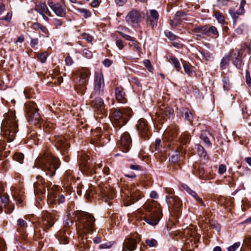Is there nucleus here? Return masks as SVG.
I'll return each mask as SVG.
<instances>
[{
	"instance_id": "nucleus-4",
	"label": "nucleus",
	"mask_w": 251,
	"mask_h": 251,
	"mask_svg": "<svg viewBox=\"0 0 251 251\" xmlns=\"http://www.w3.org/2000/svg\"><path fill=\"white\" fill-rule=\"evenodd\" d=\"M130 108H117L114 110L111 114V120L114 126L120 127L127 121V118L131 116Z\"/></svg>"
},
{
	"instance_id": "nucleus-61",
	"label": "nucleus",
	"mask_w": 251,
	"mask_h": 251,
	"mask_svg": "<svg viewBox=\"0 0 251 251\" xmlns=\"http://www.w3.org/2000/svg\"><path fill=\"white\" fill-rule=\"evenodd\" d=\"M185 15V14L184 13V12H183L182 11H179L176 12V13L175 14V17L177 19H178V18L182 17Z\"/></svg>"
},
{
	"instance_id": "nucleus-33",
	"label": "nucleus",
	"mask_w": 251,
	"mask_h": 251,
	"mask_svg": "<svg viewBox=\"0 0 251 251\" xmlns=\"http://www.w3.org/2000/svg\"><path fill=\"white\" fill-rule=\"evenodd\" d=\"M229 13L231 15L232 19L234 20V22H235L236 20L238 18L239 15H242V14L239 13V11H235L234 9H230L229 10Z\"/></svg>"
},
{
	"instance_id": "nucleus-36",
	"label": "nucleus",
	"mask_w": 251,
	"mask_h": 251,
	"mask_svg": "<svg viewBox=\"0 0 251 251\" xmlns=\"http://www.w3.org/2000/svg\"><path fill=\"white\" fill-rule=\"evenodd\" d=\"M229 63V58L227 56L223 57L221 62V66L223 69H225Z\"/></svg>"
},
{
	"instance_id": "nucleus-21",
	"label": "nucleus",
	"mask_w": 251,
	"mask_h": 251,
	"mask_svg": "<svg viewBox=\"0 0 251 251\" xmlns=\"http://www.w3.org/2000/svg\"><path fill=\"white\" fill-rule=\"evenodd\" d=\"M144 208L148 212L152 211V213H155L156 210H160L159 204L154 201L146 203L144 205Z\"/></svg>"
},
{
	"instance_id": "nucleus-63",
	"label": "nucleus",
	"mask_w": 251,
	"mask_h": 251,
	"mask_svg": "<svg viewBox=\"0 0 251 251\" xmlns=\"http://www.w3.org/2000/svg\"><path fill=\"white\" fill-rule=\"evenodd\" d=\"M99 0H93L91 3V5L93 7H96L100 4Z\"/></svg>"
},
{
	"instance_id": "nucleus-30",
	"label": "nucleus",
	"mask_w": 251,
	"mask_h": 251,
	"mask_svg": "<svg viewBox=\"0 0 251 251\" xmlns=\"http://www.w3.org/2000/svg\"><path fill=\"white\" fill-rule=\"evenodd\" d=\"M145 243L151 248L155 247L157 245V241L153 238H149L146 240Z\"/></svg>"
},
{
	"instance_id": "nucleus-40",
	"label": "nucleus",
	"mask_w": 251,
	"mask_h": 251,
	"mask_svg": "<svg viewBox=\"0 0 251 251\" xmlns=\"http://www.w3.org/2000/svg\"><path fill=\"white\" fill-rule=\"evenodd\" d=\"M165 35L170 40H175L176 38V36L172 33L171 31H165Z\"/></svg>"
},
{
	"instance_id": "nucleus-15",
	"label": "nucleus",
	"mask_w": 251,
	"mask_h": 251,
	"mask_svg": "<svg viewBox=\"0 0 251 251\" xmlns=\"http://www.w3.org/2000/svg\"><path fill=\"white\" fill-rule=\"evenodd\" d=\"M54 144L58 150H60L63 154V151H65L69 147V145L66 139L63 136H58L55 137Z\"/></svg>"
},
{
	"instance_id": "nucleus-11",
	"label": "nucleus",
	"mask_w": 251,
	"mask_h": 251,
	"mask_svg": "<svg viewBox=\"0 0 251 251\" xmlns=\"http://www.w3.org/2000/svg\"><path fill=\"white\" fill-rule=\"evenodd\" d=\"M137 128L139 131L140 135L145 139L149 138L150 132L147 121L144 119H141L138 121L137 125Z\"/></svg>"
},
{
	"instance_id": "nucleus-8",
	"label": "nucleus",
	"mask_w": 251,
	"mask_h": 251,
	"mask_svg": "<svg viewBox=\"0 0 251 251\" xmlns=\"http://www.w3.org/2000/svg\"><path fill=\"white\" fill-rule=\"evenodd\" d=\"M56 215L54 212H43L42 213V227L44 231L51 227L56 221Z\"/></svg>"
},
{
	"instance_id": "nucleus-10",
	"label": "nucleus",
	"mask_w": 251,
	"mask_h": 251,
	"mask_svg": "<svg viewBox=\"0 0 251 251\" xmlns=\"http://www.w3.org/2000/svg\"><path fill=\"white\" fill-rule=\"evenodd\" d=\"M144 17L145 14L143 12L133 9L127 14L126 17V20L129 24L137 23L140 22Z\"/></svg>"
},
{
	"instance_id": "nucleus-43",
	"label": "nucleus",
	"mask_w": 251,
	"mask_h": 251,
	"mask_svg": "<svg viewBox=\"0 0 251 251\" xmlns=\"http://www.w3.org/2000/svg\"><path fill=\"white\" fill-rule=\"evenodd\" d=\"M208 32H211L212 34H213L214 35H217L218 34V32L217 31V28L216 27L214 26H211L208 29Z\"/></svg>"
},
{
	"instance_id": "nucleus-49",
	"label": "nucleus",
	"mask_w": 251,
	"mask_h": 251,
	"mask_svg": "<svg viewBox=\"0 0 251 251\" xmlns=\"http://www.w3.org/2000/svg\"><path fill=\"white\" fill-rule=\"evenodd\" d=\"M197 149L198 152L201 155H205L206 152L204 151V148L200 145H197Z\"/></svg>"
},
{
	"instance_id": "nucleus-55",
	"label": "nucleus",
	"mask_w": 251,
	"mask_h": 251,
	"mask_svg": "<svg viewBox=\"0 0 251 251\" xmlns=\"http://www.w3.org/2000/svg\"><path fill=\"white\" fill-rule=\"evenodd\" d=\"M112 64V61L109 59H105L103 61V64L106 67H109Z\"/></svg>"
},
{
	"instance_id": "nucleus-60",
	"label": "nucleus",
	"mask_w": 251,
	"mask_h": 251,
	"mask_svg": "<svg viewBox=\"0 0 251 251\" xmlns=\"http://www.w3.org/2000/svg\"><path fill=\"white\" fill-rule=\"evenodd\" d=\"M38 43V39L37 38L36 39H32L30 42V46L32 48L34 47L36 45H37Z\"/></svg>"
},
{
	"instance_id": "nucleus-50",
	"label": "nucleus",
	"mask_w": 251,
	"mask_h": 251,
	"mask_svg": "<svg viewBox=\"0 0 251 251\" xmlns=\"http://www.w3.org/2000/svg\"><path fill=\"white\" fill-rule=\"evenodd\" d=\"M53 24L56 26H60L62 25V21L61 20L54 18L52 20Z\"/></svg>"
},
{
	"instance_id": "nucleus-2",
	"label": "nucleus",
	"mask_w": 251,
	"mask_h": 251,
	"mask_svg": "<svg viewBox=\"0 0 251 251\" xmlns=\"http://www.w3.org/2000/svg\"><path fill=\"white\" fill-rule=\"evenodd\" d=\"M1 135L5 137L9 142L12 141L18 131V125L15 114L12 111H9L4 115V119L2 121L1 126Z\"/></svg>"
},
{
	"instance_id": "nucleus-47",
	"label": "nucleus",
	"mask_w": 251,
	"mask_h": 251,
	"mask_svg": "<svg viewBox=\"0 0 251 251\" xmlns=\"http://www.w3.org/2000/svg\"><path fill=\"white\" fill-rule=\"evenodd\" d=\"M65 63L67 66H71L73 63V60L70 56H67L65 59Z\"/></svg>"
},
{
	"instance_id": "nucleus-35",
	"label": "nucleus",
	"mask_w": 251,
	"mask_h": 251,
	"mask_svg": "<svg viewBox=\"0 0 251 251\" xmlns=\"http://www.w3.org/2000/svg\"><path fill=\"white\" fill-rule=\"evenodd\" d=\"M104 199L105 201H107L108 200H112L114 196L113 191H111L110 192H109L108 190L104 192Z\"/></svg>"
},
{
	"instance_id": "nucleus-1",
	"label": "nucleus",
	"mask_w": 251,
	"mask_h": 251,
	"mask_svg": "<svg viewBox=\"0 0 251 251\" xmlns=\"http://www.w3.org/2000/svg\"><path fill=\"white\" fill-rule=\"evenodd\" d=\"M59 160L53 156L49 151L40 154L35 160L34 166L41 169L47 175L52 176L60 166Z\"/></svg>"
},
{
	"instance_id": "nucleus-16",
	"label": "nucleus",
	"mask_w": 251,
	"mask_h": 251,
	"mask_svg": "<svg viewBox=\"0 0 251 251\" xmlns=\"http://www.w3.org/2000/svg\"><path fill=\"white\" fill-rule=\"evenodd\" d=\"M91 107L99 113H102L105 110V104L103 100L98 97L91 102Z\"/></svg>"
},
{
	"instance_id": "nucleus-53",
	"label": "nucleus",
	"mask_w": 251,
	"mask_h": 251,
	"mask_svg": "<svg viewBox=\"0 0 251 251\" xmlns=\"http://www.w3.org/2000/svg\"><path fill=\"white\" fill-rule=\"evenodd\" d=\"M42 25L38 23H33L32 25H31V28L34 30H37L38 29H39L41 27V26Z\"/></svg>"
},
{
	"instance_id": "nucleus-18",
	"label": "nucleus",
	"mask_w": 251,
	"mask_h": 251,
	"mask_svg": "<svg viewBox=\"0 0 251 251\" xmlns=\"http://www.w3.org/2000/svg\"><path fill=\"white\" fill-rule=\"evenodd\" d=\"M137 248V242L135 239H126L123 246V251H134Z\"/></svg>"
},
{
	"instance_id": "nucleus-46",
	"label": "nucleus",
	"mask_w": 251,
	"mask_h": 251,
	"mask_svg": "<svg viewBox=\"0 0 251 251\" xmlns=\"http://www.w3.org/2000/svg\"><path fill=\"white\" fill-rule=\"evenodd\" d=\"M226 167L224 164H221L219 165V168H218V172L221 175L223 174L224 173L226 172Z\"/></svg>"
},
{
	"instance_id": "nucleus-25",
	"label": "nucleus",
	"mask_w": 251,
	"mask_h": 251,
	"mask_svg": "<svg viewBox=\"0 0 251 251\" xmlns=\"http://www.w3.org/2000/svg\"><path fill=\"white\" fill-rule=\"evenodd\" d=\"M17 225L18 226V230H25L27 227V223L23 219H19L17 220Z\"/></svg>"
},
{
	"instance_id": "nucleus-39",
	"label": "nucleus",
	"mask_w": 251,
	"mask_h": 251,
	"mask_svg": "<svg viewBox=\"0 0 251 251\" xmlns=\"http://www.w3.org/2000/svg\"><path fill=\"white\" fill-rule=\"evenodd\" d=\"M201 139L208 146H210L211 143L205 133H202L201 135Z\"/></svg>"
},
{
	"instance_id": "nucleus-48",
	"label": "nucleus",
	"mask_w": 251,
	"mask_h": 251,
	"mask_svg": "<svg viewBox=\"0 0 251 251\" xmlns=\"http://www.w3.org/2000/svg\"><path fill=\"white\" fill-rule=\"evenodd\" d=\"M150 13L151 17L153 18L154 20H157L159 15L157 11L155 10H151Z\"/></svg>"
},
{
	"instance_id": "nucleus-41",
	"label": "nucleus",
	"mask_w": 251,
	"mask_h": 251,
	"mask_svg": "<svg viewBox=\"0 0 251 251\" xmlns=\"http://www.w3.org/2000/svg\"><path fill=\"white\" fill-rule=\"evenodd\" d=\"M208 29L206 26H202L198 27L196 29V32L201 33L202 34H206L207 32Z\"/></svg>"
},
{
	"instance_id": "nucleus-58",
	"label": "nucleus",
	"mask_w": 251,
	"mask_h": 251,
	"mask_svg": "<svg viewBox=\"0 0 251 251\" xmlns=\"http://www.w3.org/2000/svg\"><path fill=\"white\" fill-rule=\"evenodd\" d=\"M83 38L89 42H91L93 41V37L88 34H84Z\"/></svg>"
},
{
	"instance_id": "nucleus-17",
	"label": "nucleus",
	"mask_w": 251,
	"mask_h": 251,
	"mask_svg": "<svg viewBox=\"0 0 251 251\" xmlns=\"http://www.w3.org/2000/svg\"><path fill=\"white\" fill-rule=\"evenodd\" d=\"M161 214L160 210H156V212L154 213H152L151 216L146 217L145 219V221L150 225H156L161 218Z\"/></svg>"
},
{
	"instance_id": "nucleus-42",
	"label": "nucleus",
	"mask_w": 251,
	"mask_h": 251,
	"mask_svg": "<svg viewBox=\"0 0 251 251\" xmlns=\"http://www.w3.org/2000/svg\"><path fill=\"white\" fill-rule=\"evenodd\" d=\"M246 4V0H241L240 2V5L239 9L238 10L239 13L243 14L244 13V6Z\"/></svg>"
},
{
	"instance_id": "nucleus-3",
	"label": "nucleus",
	"mask_w": 251,
	"mask_h": 251,
	"mask_svg": "<svg viewBox=\"0 0 251 251\" xmlns=\"http://www.w3.org/2000/svg\"><path fill=\"white\" fill-rule=\"evenodd\" d=\"M78 218V228L80 230L85 234L93 231L95 219L93 215L86 212H80Z\"/></svg>"
},
{
	"instance_id": "nucleus-38",
	"label": "nucleus",
	"mask_w": 251,
	"mask_h": 251,
	"mask_svg": "<svg viewBox=\"0 0 251 251\" xmlns=\"http://www.w3.org/2000/svg\"><path fill=\"white\" fill-rule=\"evenodd\" d=\"M240 243L238 242L233 244L232 245L229 246L227 250L228 251H235L237 249H238L240 246Z\"/></svg>"
},
{
	"instance_id": "nucleus-14",
	"label": "nucleus",
	"mask_w": 251,
	"mask_h": 251,
	"mask_svg": "<svg viewBox=\"0 0 251 251\" xmlns=\"http://www.w3.org/2000/svg\"><path fill=\"white\" fill-rule=\"evenodd\" d=\"M120 143L122 151L124 152H127L131 144V139L128 132H126L123 134Z\"/></svg>"
},
{
	"instance_id": "nucleus-34",
	"label": "nucleus",
	"mask_w": 251,
	"mask_h": 251,
	"mask_svg": "<svg viewBox=\"0 0 251 251\" xmlns=\"http://www.w3.org/2000/svg\"><path fill=\"white\" fill-rule=\"evenodd\" d=\"M49 54L47 52H44L38 54V57L42 63L45 62Z\"/></svg>"
},
{
	"instance_id": "nucleus-5",
	"label": "nucleus",
	"mask_w": 251,
	"mask_h": 251,
	"mask_svg": "<svg viewBox=\"0 0 251 251\" xmlns=\"http://www.w3.org/2000/svg\"><path fill=\"white\" fill-rule=\"evenodd\" d=\"M90 74L88 69L82 68L74 73L73 78L77 85L83 87L87 83Z\"/></svg>"
},
{
	"instance_id": "nucleus-37",
	"label": "nucleus",
	"mask_w": 251,
	"mask_h": 251,
	"mask_svg": "<svg viewBox=\"0 0 251 251\" xmlns=\"http://www.w3.org/2000/svg\"><path fill=\"white\" fill-rule=\"evenodd\" d=\"M215 17L216 20L221 24H223L224 22V17L223 15L219 12H217L215 14Z\"/></svg>"
},
{
	"instance_id": "nucleus-54",
	"label": "nucleus",
	"mask_w": 251,
	"mask_h": 251,
	"mask_svg": "<svg viewBox=\"0 0 251 251\" xmlns=\"http://www.w3.org/2000/svg\"><path fill=\"white\" fill-rule=\"evenodd\" d=\"M244 244L248 248L251 249V238H248L244 242Z\"/></svg>"
},
{
	"instance_id": "nucleus-45",
	"label": "nucleus",
	"mask_w": 251,
	"mask_h": 251,
	"mask_svg": "<svg viewBox=\"0 0 251 251\" xmlns=\"http://www.w3.org/2000/svg\"><path fill=\"white\" fill-rule=\"evenodd\" d=\"M132 44L130 46H133L135 49H136L137 50L140 51L141 49L139 46V43L133 39V41H131Z\"/></svg>"
},
{
	"instance_id": "nucleus-13",
	"label": "nucleus",
	"mask_w": 251,
	"mask_h": 251,
	"mask_svg": "<svg viewBox=\"0 0 251 251\" xmlns=\"http://www.w3.org/2000/svg\"><path fill=\"white\" fill-rule=\"evenodd\" d=\"M4 208L6 213H11L14 208V205L9 202V199L5 196L0 197V213L2 212V209Z\"/></svg>"
},
{
	"instance_id": "nucleus-19",
	"label": "nucleus",
	"mask_w": 251,
	"mask_h": 251,
	"mask_svg": "<svg viewBox=\"0 0 251 251\" xmlns=\"http://www.w3.org/2000/svg\"><path fill=\"white\" fill-rule=\"evenodd\" d=\"M35 10L38 12L40 15L46 14L50 16H51V14L49 11L48 7L45 3L38 2L36 3Z\"/></svg>"
},
{
	"instance_id": "nucleus-32",
	"label": "nucleus",
	"mask_w": 251,
	"mask_h": 251,
	"mask_svg": "<svg viewBox=\"0 0 251 251\" xmlns=\"http://www.w3.org/2000/svg\"><path fill=\"white\" fill-rule=\"evenodd\" d=\"M179 152L178 151H176L174 153L170 158V161L172 163H175L178 162L179 160Z\"/></svg>"
},
{
	"instance_id": "nucleus-51",
	"label": "nucleus",
	"mask_w": 251,
	"mask_h": 251,
	"mask_svg": "<svg viewBox=\"0 0 251 251\" xmlns=\"http://www.w3.org/2000/svg\"><path fill=\"white\" fill-rule=\"evenodd\" d=\"M83 54L88 58H90L92 56L91 51L87 49H84L83 51Z\"/></svg>"
},
{
	"instance_id": "nucleus-7",
	"label": "nucleus",
	"mask_w": 251,
	"mask_h": 251,
	"mask_svg": "<svg viewBox=\"0 0 251 251\" xmlns=\"http://www.w3.org/2000/svg\"><path fill=\"white\" fill-rule=\"evenodd\" d=\"M25 106L28 121L34 124L38 123L40 119V116L35 103L29 101L25 104Z\"/></svg>"
},
{
	"instance_id": "nucleus-59",
	"label": "nucleus",
	"mask_w": 251,
	"mask_h": 251,
	"mask_svg": "<svg viewBox=\"0 0 251 251\" xmlns=\"http://www.w3.org/2000/svg\"><path fill=\"white\" fill-rule=\"evenodd\" d=\"M233 63L236 68H239L241 65V59L240 58H236L235 60H233Z\"/></svg>"
},
{
	"instance_id": "nucleus-64",
	"label": "nucleus",
	"mask_w": 251,
	"mask_h": 251,
	"mask_svg": "<svg viewBox=\"0 0 251 251\" xmlns=\"http://www.w3.org/2000/svg\"><path fill=\"white\" fill-rule=\"evenodd\" d=\"M73 224V222L72 220L69 219V218H67L64 222V226H71Z\"/></svg>"
},
{
	"instance_id": "nucleus-27",
	"label": "nucleus",
	"mask_w": 251,
	"mask_h": 251,
	"mask_svg": "<svg viewBox=\"0 0 251 251\" xmlns=\"http://www.w3.org/2000/svg\"><path fill=\"white\" fill-rule=\"evenodd\" d=\"M169 62L171 63L176 69L177 71H179L181 69V66L178 59L175 57H172L170 58Z\"/></svg>"
},
{
	"instance_id": "nucleus-31",
	"label": "nucleus",
	"mask_w": 251,
	"mask_h": 251,
	"mask_svg": "<svg viewBox=\"0 0 251 251\" xmlns=\"http://www.w3.org/2000/svg\"><path fill=\"white\" fill-rule=\"evenodd\" d=\"M13 159L15 161L19 162L20 163H22L24 159V154L22 153L16 152L13 155Z\"/></svg>"
},
{
	"instance_id": "nucleus-26",
	"label": "nucleus",
	"mask_w": 251,
	"mask_h": 251,
	"mask_svg": "<svg viewBox=\"0 0 251 251\" xmlns=\"http://www.w3.org/2000/svg\"><path fill=\"white\" fill-rule=\"evenodd\" d=\"M182 114L183 116H184L185 118L190 122H191L193 118V115L192 113L187 108H184L182 111Z\"/></svg>"
},
{
	"instance_id": "nucleus-57",
	"label": "nucleus",
	"mask_w": 251,
	"mask_h": 251,
	"mask_svg": "<svg viewBox=\"0 0 251 251\" xmlns=\"http://www.w3.org/2000/svg\"><path fill=\"white\" fill-rule=\"evenodd\" d=\"M188 140H189V137H188V136L184 135L183 136H182L181 137V141L180 142L182 143V144L184 145V144H186L187 143Z\"/></svg>"
},
{
	"instance_id": "nucleus-44",
	"label": "nucleus",
	"mask_w": 251,
	"mask_h": 251,
	"mask_svg": "<svg viewBox=\"0 0 251 251\" xmlns=\"http://www.w3.org/2000/svg\"><path fill=\"white\" fill-rule=\"evenodd\" d=\"M170 24L172 26H176L179 24V20L175 17L173 20H170Z\"/></svg>"
},
{
	"instance_id": "nucleus-28",
	"label": "nucleus",
	"mask_w": 251,
	"mask_h": 251,
	"mask_svg": "<svg viewBox=\"0 0 251 251\" xmlns=\"http://www.w3.org/2000/svg\"><path fill=\"white\" fill-rule=\"evenodd\" d=\"M77 11L81 14L83 17L87 19L91 16V12L87 9L83 8H78L76 9Z\"/></svg>"
},
{
	"instance_id": "nucleus-12",
	"label": "nucleus",
	"mask_w": 251,
	"mask_h": 251,
	"mask_svg": "<svg viewBox=\"0 0 251 251\" xmlns=\"http://www.w3.org/2000/svg\"><path fill=\"white\" fill-rule=\"evenodd\" d=\"M48 4L49 7L58 16L63 17L66 15V9L60 3H54L52 0H49Z\"/></svg>"
},
{
	"instance_id": "nucleus-6",
	"label": "nucleus",
	"mask_w": 251,
	"mask_h": 251,
	"mask_svg": "<svg viewBox=\"0 0 251 251\" xmlns=\"http://www.w3.org/2000/svg\"><path fill=\"white\" fill-rule=\"evenodd\" d=\"M104 80L103 75L101 71L94 73V94L102 95L103 94Z\"/></svg>"
},
{
	"instance_id": "nucleus-24",
	"label": "nucleus",
	"mask_w": 251,
	"mask_h": 251,
	"mask_svg": "<svg viewBox=\"0 0 251 251\" xmlns=\"http://www.w3.org/2000/svg\"><path fill=\"white\" fill-rule=\"evenodd\" d=\"M182 186L183 188L187 191V192L189 193L191 196H192L194 198H195L197 201L201 204L203 203L201 199L198 196L196 192L191 190L188 186L186 185H184Z\"/></svg>"
},
{
	"instance_id": "nucleus-56",
	"label": "nucleus",
	"mask_w": 251,
	"mask_h": 251,
	"mask_svg": "<svg viewBox=\"0 0 251 251\" xmlns=\"http://www.w3.org/2000/svg\"><path fill=\"white\" fill-rule=\"evenodd\" d=\"M121 35V36L125 38L126 40H129V41H133V38H132V37H131L130 36L128 35H126V34H124L122 32H120V33Z\"/></svg>"
},
{
	"instance_id": "nucleus-22",
	"label": "nucleus",
	"mask_w": 251,
	"mask_h": 251,
	"mask_svg": "<svg viewBox=\"0 0 251 251\" xmlns=\"http://www.w3.org/2000/svg\"><path fill=\"white\" fill-rule=\"evenodd\" d=\"M141 193L137 190L135 186L133 187L130 190V200L132 202L129 203H133L135 201H137L141 197ZM129 205L127 204L126 205Z\"/></svg>"
},
{
	"instance_id": "nucleus-20",
	"label": "nucleus",
	"mask_w": 251,
	"mask_h": 251,
	"mask_svg": "<svg viewBox=\"0 0 251 251\" xmlns=\"http://www.w3.org/2000/svg\"><path fill=\"white\" fill-rule=\"evenodd\" d=\"M116 99L119 102L125 103L126 101L125 93L122 87H118L115 89Z\"/></svg>"
},
{
	"instance_id": "nucleus-23",
	"label": "nucleus",
	"mask_w": 251,
	"mask_h": 251,
	"mask_svg": "<svg viewBox=\"0 0 251 251\" xmlns=\"http://www.w3.org/2000/svg\"><path fill=\"white\" fill-rule=\"evenodd\" d=\"M182 234L184 237L188 239L189 237H194L196 235V232L194 227L191 226L184 229Z\"/></svg>"
},
{
	"instance_id": "nucleus-9",
	"label": "nucleus",
	"mask_w": 251,
	"mask_h": 251,
	"mask_svg": "<svg viewBox=\"0 0 251 251\" xmlns=\"http://www.w3.org/2000/svg\"><path fill=\"white\" fill-rule=\"evenodd\" d=\"M58 189V186L53 185L51 188H48V201L49 203L54 204L57 203H62L65 201V196L63 195H60L58 198L55 196L54 192Z\"/></svg>"
},
{
	"instance_id": "nucleus-62",
	"label": "nucleus",
	"mask_w": 251,
	"mask_h": 251,
	"mask_svg": "<svg viewBox=\"0 0 251 251\" xmlns=\"http://www.w3.org/2000/svg\"><path fill=\"white\" fill-rule=\"evenodd\" d=\"M100 247L101 249L110 248L111 247V244L110 243H106L100 245Z\"/></svg>"
},
{
	"instance_id": "nucleus-52",
	"label": "nucleus",
	"mask_w": 251,
	"mask_h": 251,
	"mask_svg": "<svg viewBox=\"0 0 251 251\" xmlns=\"http://www.w3.org/2000/svg\"><path fill=\"white\" fill-rule=\"evenodd\" d=\"M72 174L70 171H67L65 173V177L64 178V179L67 181H69V179L72 178Z\"/></svg>"
},
{
	"instance_id": "nucleus-29",
	"label": "nucleus",
	"mask_w": 251,
	"mask_h": 251,
	"mask_svg": "<svg viewBox=\"0 0 251 251\" xmlns=\"http://www.w3.org/2000/svg\"><path fill=\"white\" fill-rule=\"evenodd\" d=\"M182 64L185 72L189 75H191L193 73L191 65L186 62H183Z\"/></svg>"
}]
</instances>
